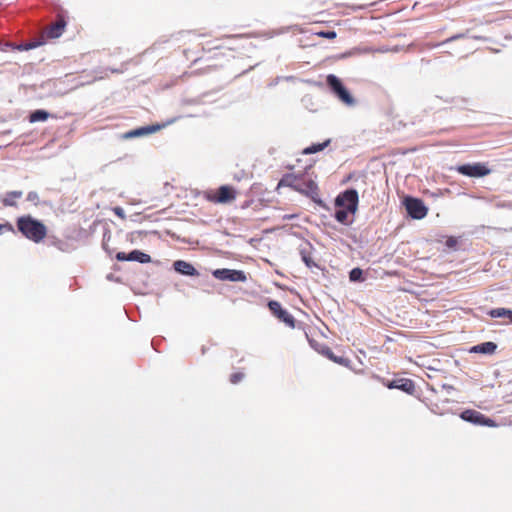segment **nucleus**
<instances>
[{
	"label": "nucleus",
	"mask_w": 512,
	"mask_h": 512,
	"mask_svg": "<svg viewBox=\"0 0 512 512\" xmlns=\"http://www.w3.org/2000/svg\"><path fill=\"white\" fill-rule=\"evenodd\" d=\"M16 227L25 238L34 243H40L47 235L45 224L31 215L19 216Z\"/></svg>",
	"instance_id": "1"
},
{
	"label": "nucleus",
	"mask_w": 512,
	"mask_h": 512,
	"mask_svg": "<svg viewBox=\"0 0 512 512\" xmlns=\"http://www.w3.org/2000/svg\"><path fill=\"white\" fill-rule=\"evenodd\" d=\"M326 85L330 92L343 104L348 107H353L356 105V99L352 96L350 91L346 88L338 76L334 74L327 75Z\"/></svg>",
	"instance_id": "2"
},
{
	"label": "nucleus",
	"mask_w": 512,
	"mask_h": 512,
	"mask_svg": "<svg viewBox=\"0 0 512 512\" xmlns=\"http://www.w3.org/2000/svg\"><path fill=\"white\" fill-rule=\"evenodd\" d=\"M295 191L310 198L315 204L319 205L320 207H326V204L319 196L318 185L313 179L301 175Z\"/></svg>",
	"instance_id": "3"
},
{
	"label": "nucleus",
	"mask_w": 512,
	"mask_h": 512,
	"mask_svg": "<svg viewBox=\"0 0 512 512\" xmlns=\"http://www.w3.org/2000/svg\"><path fill=\"white\" fill-rule=\"evenodd\" d=\"M359 195L356 189L348 188L340 192L334 200L336 208H345L355 214L358 210Z\"/></svg>",
	"instance_id": "4"
},
{
	"label": "nucleus",
	"mask_w": 512,
	"mask_h": 512,
	"mask_svg": "<svg viewBox=\"0 0 512 512\" xmlns=\"http://www.w3.org/2000/svg\"><path fill=\"white\" fill-rule=\"evenodd\" d=\"M453 169L459 174L470 178H481L491 173V169L481 162L461 164Z\"/></svg>",
	"instance_id": "5"
},
{
	"label": "nucleus",
	"mask_w": 512,
	"mask_h": 512,
	"mask_svg": "<svg viewBox=\"0 0 512 512\" xmlns=\"http://www.w3.org/2000/svg\"><path fill=\"white\" fill-rule=\"evenodd\" d=\"M406 212L412 219L421 220L427 213L428 208L420 198L406 196L403 200Z\"/></svg>",
	"instance_id": "6"
},
{
	"label": "nucleus",
	"mask_w": 512,
	"mask_h": 512,
	"mask_svg": "<svg viewBox=\"0 0 512 512\" xmlns=\"http://www.w3.org/2000/svg\"><path fill=\"white\" fill-rule=\"evenodd\" d=\"M460 418L466 422H469V423H472V424L478 425V426H487V427H496L497 426V423L493 419L485 416L484 414H482L479 411L472 410V409H466V410L462 411L460 414Z\"/></svg>",
	"instance_id": "7"
},
{
	"label": "nucleus",
	"mask_w": 512,
	"mask_h": 512,
	"mask_svg": "<svg viewBox=\"0 0 512 512\" xmlns=\"http://www.w3.org/2000/svg\"><path fill=\"white\" fill-rule=\"evenodd\" d=\"M212 275L221 281L245 282L247 280L246 274L242 270L220 268L212 271Z\"/></svg>",
	"instance_id": "8"
},
{
	"label": "nucleus",
	"mask_w": 512,
	"mask_h": 512,
	"mask_svg": "<svg viewBox=\"0 0 512 512\" xmlns=\"http://www.w3.org/2000/svg\"><path fill=\"white\" fill-rule=\"evenodd\" d=\"M267 306L270 312L280 321L284 322L287 326L291 328L295 327V318L286 309L282 307L280 302L276 300H269Z\"/></svg>",
	"instance_id": "9"
},
{
	"label": "nucleus",
	"mask_w": 512,
	"mask_h": 512,
	"mask_svg": "<svg viewBox=\"0 0 512 512\" xmlns=\"http://www.w3.org/2000/svg\"><path fill=\"white\" fill-rule=\"evenodd\" d=\"M235 198V189L228 185L220 186L214 195L208 197L210 201L221 204L229 203L233 201Z\"/></svg>",
	"instance_id": "10"
},
{
	"label": "nucleus",
	"mask_w": 512,
	"mask_h": 512,
	"mask_svg": "<svg viewBox=\"0 0 512 512\" xmlns=\"http://www.w3.org/2000/svg\"><path fill=\"white\" fill-rule=\"evenodd\" d=\"M115 257L118 261H134L141 264H147L151 262V256L149 254L137 249H134L129 253L118 252Z\"/></svg>",
	"instance_id": "11"
},
{
	"label": "nucleus",
	"mask_w": 512,
	"mask_h": 512,
	"mask_svg": "<svg viewBox=\"0 0 512 512\" xmlns=\"http://www.w3.org/2000/svg\"><path fill=\"white\" fill-rule=\"evenodd\" d=\"M385 385L388 389H398L410 395L415 391V383L409 378L393 379L388 381Z\"/></svg>",
	"instance_id": "12"
},
{
	"label": "nucleus",
	"mask_w": 512,
	"mask_h": 512,
	"mask_svg": "<svg viewBox=\"0 0 512 512\" xmlns=\"http://www.w3.org/2000/svg\"><path fill=\"white\" fill-rule=\"evenodd\" d=\"M161 128H162V125H159V124L138 127L136 129H132L128 132H125L122 135V138L123 139H133V138H137V137L146 136V135L152 134V133L160 130Z\"/></svg>",
	"instance_id": "13"
},
{
	"label": "nucleus",
	"mask_w": 512,
	"mask_h": 512,
	"mask_svg": "<svg viewBox=\"0 0 512 512\" xmlns=\"http://www.w3.org/2000/svg\"><path fill=\"white\" fill-rule=\"evenodd\" d=\"M174 270L184 276L196 277L199 276L198 270L189 262L184 260H176L173 263Z\"/></svg>",
	"instance_id": "14"
},
{
	"label": "nucleus",
	"mask_w": 512,
	"mask_h": 512,
	"mask_svg": "<svg viewBox=\"0 0 512 512\" xmlns=\"http://www.w3.org/2000/svg\"><path fill=\"white\" fill-rule=\"evenodd\" d=\"M298 250L301 256V260L305 263V265L308 268L317 266V264L312 260L311 257L313 246L309 241H304L302 244H300Z\"/></svg>",
	"instance_id": "15"
},
{
	"label": "nucleus",
	"mask_w": 512,
	"mask_h": 512,
	"mask_svg": "<svg viewBox=\"0 0 512 512\" xmlns=\"http://www.w3.org/2000/svg\"><path fill=\"white\" fill-rule=\"evenodd\" d=\"M496 349H497V344L495 342L486 341V342H482L480 344L472 346L470 348L469 352L491 355L496 351Z\"/></svg>",
	"instance_id": "16"
},
{
	"label": "nucleus",
	"mask_w": 512,
	"mask_h": 512,
	"mask_svg": "<svg viewBox=\"0 0 512 512\" xmlns=\"http://www.w3.org/2000/svg\"><path fill=\"white\" fill-rule=\"evenodd\" d=\"M66 26V22L63 18L58 19L55 23H53L47 30V35L49 38H58L62 35L64 28Z\"/></svg>",
	"instance_id": "17"
},
{
	"label": "nucleus",
	"mask_w": 512,
	"mask_h": 512,
	"mask_svg": "<svg viewBox=\"0 0 512 512\" xmlns=\"http://www.w3.org/2000/svg\"><path fill=\"white\" fill-rule=\"evenodd\" d=\"M300 177H301V174H299V175L290 174V173L284 174L282 176V178L280 179L278 186L289 187L295 191Z\"/></svg>",
	"instance_id": "18"
},
{
	"label": "nucleus",
	"mask_w": 512,
	"mask_h": 512,
	"mask_svg": "<svg viewBox=\"0 0 512 512\" xmlns=\"http://www.w3.org/2000/svg\"><path fill=\"white\" fill-rule=\"evenodd\" d=\"M350 214H352V211H348L345 208H337L334 213V218L337 222L349 226L354 222V219L349 217Z\"/></svg>",
	"instance_id": "19"
},
{
	"label": "nucleus",
	"mask_w": 512,
	"mask_h": 512,
	"mask_svg": "<svg viewBox=\"0 0 512 512\" xmlns=\"http://www.w3.org/2000/svg\"><path fill=\"white\" fill-rule=\"evenodd\" d=\"M319 352L326 356L328 359L332 360L333 362L337 363V364H341V365H347L348 364V360L344 357H341V356H336L333 351L328 347V346H323Z\"/></svg>",
	"instance_id": "20"
},
{
	"label": "nucleus",
	"mask_w": 512,
	"mask_h": 512,
	"mask_svg": "<svg viewBox=\"0 0 512 512\" xmlns=\"http://www.w3.org/2000/svg\"><path fill=\"white\" fill-rule=\"evenodd\" d=\"M331 143V139H326L322 143H313L310 146L303 149L302 154L310 155L323 151Z\"/></svg>",
	"instance_id": "21"
},
{
	"label": "nucleus",
	"mask_w": 512,
	"mask_h": 512,
	"mask_svg": "<svg viewBox=\"0 0 512 512\" xmlns=\"http://www.w3.org/2000/svg\"><path fill=\"white\" fill-rule=\"evenodd\" d=\"M50 117V113L44 109H37L32 111L29 114V122L30 123H36V122H43L46 121Z\"/></svg>",
	"instance_id": "22"
},
{
	"label": "nucleus",
	"mask_w": 512,
	"mask_h": 512,
	"mask_svg": "<svg viewBox=\"0 0 512 512\" xmlns=\"http://www.w3.org/2000/svg\"><path fill=\"white\" fill-rule=\"evenodd\" d=\"M23 195L22 191H10L7 192L5 197L2 200V203L5 207H13L16 205V199L21 198Z\"/></svg>",
	"instance_id": "23"
},
{
	"label": "nucleus",
	"mask_w": 512,
	"mask_h": 512,
	"mask_svg": "<svg viewBox=\"0 0 512 512\" xmlns=\"http://www.w3.org/2000/svg\"><path fill=\"white\" fill-rule=\"evenodd\" d=\"M349 280L351 282H363L365 281L364 272L361 268L355 267L349 272Z\"/></svg>",
	"instance_id": "24"
},
{
	"label": "nucleus",
	"mask_w": 512,
	"mask_h": 512,
	"mask_svg": "<svg viewBox=\"0 0 512 512\" xmlns=\"http://www.w3.org/2000/svg\"><path fill=\"white\" fill-rule=\"evenodd\" d=\"M509 313V309L508 308H494V309H491L487 312V314L491 317V318H502V317H507Z\"/></svg>",
	"instance_id": "25"
},
{
	"label": "nucleus",
	"mask_w": 512,
	"mask_h": 512,
	"mask_svg": "<svg viewBox=\"0 0 512 512\" xmlns=\"http://www.w3.org/2000/svg\"><path fill=\"white\" fill-rule=\"evenodd\" d=\"M6 232H11L13 234H16V231H15L13 225L9 222L0 224V235L4 234Z\"/></svg>",
	"instance_id": "26"
},
{
	"label": "nucleus",
	"mask_w": 512,
	"mask_h": 512,
	"mask_svg": "<svg viewBox=\"0 0 512 512\" xmlns=\"http://www.w3.org/2000/svg\"><path fill=\"white\" fill-rule=\"evenodd\" d=\"M320 37L326 38V39H334L336 38V32L334 30H325L318 33Z\"/></svg>",
	"instance_id": "27"
},
{
	"label": "nucleus",
	"mask_w": 512,
	"mask_h": 512,
	"mask_svg": "<svg viewBox=\"0 0 512 512\" xmlns=\"http://www.w3.org/2000/svg\"><path fill=\"white\" fill-rule=\"evenodd\" d=\"M243 378H244V373H242V372H236V373H233V374L230 376V382H231L232 384H237V383H239Z\"/></svg>",
	"instance_id": "28"
},
{
	"label": "nucleus",
	"mask_w": 512,
	"mask_h": 512,
	"mask_svg": "<svg viewBox=\"0 0 512 512\" xmlns=\"http://www.w3.org/2000/svg\"><path fill=\"white\" fill-rule=\"evenodd\" d=\"M457 243H458L457 239L453 236H450L447 238L445 245H446V247H448L450 249H455L457 246Z\"/></svg>",
	"instance_id": "29"
},
{
	"label": "nucleus",
	"mask_w": 512,
	"mask_h": 512,
	"mask_svg": "<svg viewBox=\"0 0 512 512\" xmlns=\"http://www.w3.org/2000/svg\"><path fill=\"white\" fill-rule=\"evenodd\" d=\"M465 36H466V34H465V33L455 34V35L451 36L450 38L446 39V40L443 42V44H445V43H449V42H453V41H456V40H458V39H462V38H464Z\"/></svg>",
	"instance_id": "30"
},
{
	"label": "nucleus",
	"mask_w": 512,
	"mask_h": 512,
	"mask_svg": "<svg viewBox=\"0 0 512 512\" xmlns=\"http://www.w3.org/2000/svg\"><path fill=\"white\" fill-rule=\"evenodd\" d=\"M38 199H39L38 193L35 191H30L27 194V201H29V202H36V201H38Z\"/></svg>",
	"instance_id": "31"
},
{
	"label": "nucleus",
	"mask_w": 512,
	"mask_h": 512,
	"mask_svg": "<svg viewBox=\"0 0 512 512\" xmlns=\"http://www.w3.org/2000/svg\"><path fill=\"white\" fill-rule=\"evenodd\" d=\"M113 212L115 213V215H117L118 217H120L121 219H124L126 217L125 215V212H124V209L117 206V207H114L113 208Z\"/></svg>",
	"instance_id": "32"
},
{
	"label": "nucleus",
	"mask_w": 512,
	"mask_h": 512,
	"mask_svg": "<svg viewBox=\"0 0 512 512\" xmlns=\"http://www.w3.org/2000/svg\"><path fill=\"white\" fill-rule=\"evenodd\" d=\"M102 247H103V249H104V250H105L109 255H111V250L109 249V245L107 244V241H106V234H104Z\"/></svg>",
	"instance_id": "33"
},
{
	"label": "nucleus",
	"mask_w": 512,
	"mask_h": 512,
	"mask_svg": "<svg viewBox=\"0 0 512 512\" xmlns=\"http://www.w3.org/2000/svg\"><path fill=\"white\" fill-rule=\"evenodd\" d=\"M36 46H37V43H29V44H26L25 46L21 45L20 49L29 50V49L35 48Z\"/></svg>",
	"instance_id": "34"
},
{
	"label": "nucleus",
	"mask_w": 512,
	"mask_h": 512,
	"mask_svg": "<svg viewBox=\"0 0 512 512\" xmlns=\"http://www.w3.org/2000/svg\"><path fill=\"white\" fill-rule=\"evenodd\" d=\"M443 389H445L449 393L450 391L454 390V387L449 384H444Z\"/></svg>",
	"instance_id": "35"
},
{
	"label": "nucleus",
	"mask_w": 512,
	"mask_h": 512,
	"mask_svg": "<svg viewBox=\"0 0 512 512\" xmlns=\"http://www.w3.org/2000/svg\"><path fill=\"white\" fill-rule=\"evenodd\" d=\"M506 318H508L509 322L512 323V310L511 309H509V313Z\"/></svg>",
	"instance_id": "36"
},
{
	"label": "nucleus",
	"mask_w": 512,
	"mask_h": 512,
	"mask_svg": "<svg viewBox=\"0 0 512 512\" xmlns=\"http://www.w3.org/2000/svg\"><path fill=\"white\" fill-rule=\"evenodd\" d=\"M112 73H119L120 71L118 69H111Z\"/></svg>",
	"instance_id": "37"
},
{
	"label": "nucleus",
	"mask_w": 512,
	"mask_h": 512,
	"mask_svg": "<svg viewBox=\"0 0 512 512\" xmlns=\"http://www.w3.org/2000/svg\"><path fill=\"white\" fill-rule=\"evenodd\" d=\"M187 103L194 104V103H196V101L195 100H189V101H187Z\"/></svg>",
	"instance_id": "38"
},
{
	"label": "nucleus",
	"mask_w": 512,
	"mask_h": 512,
	"mask_svg": "<svg viewBox=\"0 0 512 512\" xmlns=\"http://www.w3.org/2000/svg\"><path fill=\"white\" fill-rule=\"evenodd\" d=\"M284 218L285 219H291V218H293V215H288V216H285Z\"/></svg>",
	"instance_id": "39"
}]
</instances>
